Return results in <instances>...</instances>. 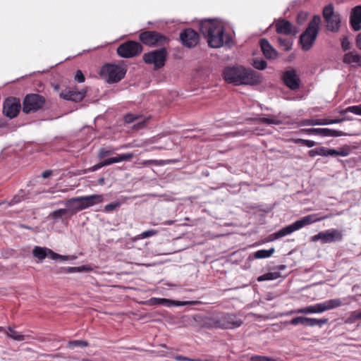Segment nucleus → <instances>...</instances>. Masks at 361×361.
I'll use <instances>...</instances> for the list:
<instances>
[{
	"instance_id": "f257e3e1",
	"label": "nucleus",
	"mask_w": 361,
	"mask_h": 361,
	"mask_svg": "<svg viewBox=\"0 0 361 361\" xmlns=\"http://www.w3.org/2000/svg\"><path fill=\"white\" fill-rule=\"evenodd\" d=\"M224 80L235 85H255L262 80L260 73L241 66H228L223 72Z\"/></svg>"
},
{
	"instance_id": "f03ea898",
	"label": "nucleus",
	"mask_w": 361,
	"mask_h": 361,
	"mask_svg": "<svg viewBox=\"0 0 361 361\" xmlns=\"http://www.w3.org/2000/svg\"><path fill=\"white\" fill-rule=\"evenodd\" d=\"M200 31L212 48H220L231 41L230 37L224 34V27L215 20H202L200 23Z\"/></svg>"
},
{
	"instance_id": "7ed1b4c3",
	"label": "nucleus",
	"mask_w": 361,
	"mask_h": 361,
	"mask_svg": "<svg viewBox=\"0 0 361 361\" xmlns=\"http://www.w3.org/2000/svg\"><path fill=\"white\" fill-rule=\"evenodd\" d=\"M327 218V216H323L320 218H317V214H310L307 216H305L300 219V220H298L293 223L292 224H290L275 233H273L270 235V240H274L279 238H281L282 237H284L286 235H288L290 233H292L294 231H296L302 228H303L305 226L312 224L314 222H317L319 221H322V219H324Z\"/></svg>"
},
{
	"instance_id": "20e7f679",
	"label": "nucleus",
	"mask_w": 361,
	"mask_h": 361,
	"mask_svg": "<svg viewBox=\"0 0 361 361\" xmlns=\"http://www.w3.org/2000/svg\"><path fill=\"white\" fill-rule=\"evenodd\" d=\"M320 23V16H314L305 32L300 35V42L303 50L307 51L313 46L319 32Z\"/></svg>"
},
{
	"instance_id": "39448f33",
	"label": "nucleus",
	"mask_w": 361,
	"mask_h": 361,
	"mask_svg": "<svg viewBox=\"0 0 361 361\" xmlns=\"http://www.w3.org/2000/svg\"><path fill=\"white\" fill-rule=\"evenodd\" d=\"M126 73V70L115 64H106L101 70L102 77L109 84L116 83L121 80Z\"/></svg>"
},
{
	"instance_id": "423d86ee",
	"label": "nucleus",
	"mask_w": 361,
	"mask_h": 361,
	"mask_svg": "<svg viewBox=\"0 0 361 361\" xmlns=\"http://www.w3.org/2000/svg\"><path fill=\"white\" fill-rule=\"evenodd\" d=\"M216 328L222 329H232L240 326L243 320L233 314L221 313L213 319Z\"/></svg>"
},
{
	"instance_id": "0eeeda50",
	"label": "nucleus",
	"mask_w": 361,
	"mask_h": 361,
	"mask_svg": "<svg viewBox=\"0 0 361 361\" xmlns=\"http://www.w3.org/2000/svg\"><path fill=\"white\" fill-rule=\"evenodd\" d=\"M167 57L166 49L163 47L156 49L148 53H145L142 56V59L147 64L154 65L155 70L162 68L165 65Z\"/></svg>"
},
{
	"instance_id": "6e6552de",
	"label": "nucleus",
	"mask_w": 361,
	"mask_h": 361,
	"mask_svg": "<svg viewBox=\"0 0 361 361\" xmlns=\"http://www.w3.org/2000/svg\"><path fill=\"white\" fill-rule=\"evenodd\" d=\"M323 17L326 23V28L331 32L338 31L341 26L340 15L334 12L332 4L326 6L323 9Z\"/></svg>"
},
{
	"instance_id": "1a4fd4ad",
	"label": "nucleus",
	"mask_w": 361,
	"mask_h": 361,
	"mask_svg": "<svg viewBox=\"0 0 361 361\" xmlns=\"http://www.w3.org/2000/svg\"><path fill=\"white\" fill-rule=\"evenodd\" d=\"M140 41L149 47L163 46L168 43V38L156 31H145L140 35Z\"/></svg>"
},
{
	"instance_id": "9d476101",
	"label": "nucleus",
	"mask_w": 361,
	"mask_h": 361,
	"mask_svg": "<svg viewBox=\"0 0 361 361\" xmlns=\"http://www.w3.org/2000/svg\"><path fill=\"white\" fill-rule=\"evenodd\" d=\"M45 102L44 97L38 94H30L23 99V111L25 114L35 112L42 108Z\"/></svg>"
},
{
	"instance_id": "9b49d317",
	"label": "nucleus",
	"mask_w": 361,
	"mask_h": 361,
	"mask_svg": "<svg viewBox=\"0 0 361 361\" xmlns=\"http://www.w3.org/2000/svg\"><path fill=\"white\" fill-rule=\"evenodd\" d=\"M142 51V46L135 41H127L117 48V54L122 58H133L140 54Z\"/></svg>"
},
{
	"instance_id": "f8f14e48",
	"label": "nucleus",
	"mask_w": 361,
	"mask_h": 361,
	"mask_svg": "<svg viewBox=\"0 0 361 361\" xmlns=\"http://www.w3.org/2000/svg\"><path fill=\"white\" fill-rule=\"evenodd\" d=\"M343 240V233L337 229L331 228L319 232L312 237V241L320 240L323 244L340 242Z\"/></svg>"
},
{
	"instance_id": "ddd939ff",
	"label": "nucleus",
	"mask_w": 361,
	"mask_h": 361,
	"mask_svg": "<svg viewBox=\"0 0 361 361\" xmlns=\"http://www.w3.org/2000/svg\"><path fill=\"white\" fill-rule=\"evenodd\" d=\"M21 109L20 99L14 97L8 98L3 105V112L7 117L13 118L18 114Z\"/></svg>"
},
{
	"instance_id": "4468645a",
	"label": "nucleus",
	"mask_w": 361,
	"mask_h": 361,
	"mask_svg": "<svg viewBox=\"0 0 361 361\" xmlns=\"http://www.w3.org/2000/svg\"><path fill=\"white\" fill-rule=\"evenodd\" d=\"M182 44L188 48L195 47L199 42V35L192 28H186L180 33Z\"/></svg>"
},
{
	"instance_id": "2eb2a0df",
	"label": "nucleus",
	"mask_w": 361,
	"mask_h": 361,
	"mask_svg": "<svg viewBox=\"0 0 361 361\" xmlns=\"http://www.w3.org/2000/svg\"><path fill=\"white\" fill-rule=\"evenodd\" d=\"M327 322L328 319H315L305 317H297L292 319L288 323L293 326L302 324L309 326H322V325L326 324Z\"/></svg>"
},
{
	"instance_id": "dca6fc26",
	"label": "nucleus",
	"mask_w": 361,
	"mask_h": 361,
	"mask_svg": "<svg viewBox=\"0 0 361 361\" xmlns=\"http://www.w3.org/2000/svg\"><path fill=\"white\" fill-rule=\"evenodd\" d=\"M343 305L341 299H331L312 305L314 313H322L338 307Z\"/></svg>"
},
{
	"instance_id": "f3484780",
	"label": "nucleus",
	"mask_w": 361,
	"mask_h": 361,
	"mask_svg": "<svg viewBox=\"0 0 361 361\" xmlns=\"http://www.w3.org/2000/svg\"><path fill=\"white\" fill-rule=\"evenodd\" d=\"M283 80L286 85L291 90H297L300 86V79L294 69L285 71L283 75Z\"/></svg>"
},
{
	"instance_id": "a211bd4d",
	"label": "nucleus",
	"mask_w": 361,
	"mask_h": 361,
	"mask_svg": "<svg viewBox=\"0 0 361 361\" xmlns=\"http://www.w3.org/2000/svg\"><path fill=\"white\" fill-rule=\"evenodd\" d=\"M85 94L86 91L84 90L78 91L75 89H70L68 90L62 91L60 93V97L66 100L78 102L85 98Z\"/></svg>"
},
{
	"instance_id": "6ab92c4d",
	"label": "nucleus",
	"mask_w": 361,
	"mask_h": 361,
	"mask_svg": "<svg viewBox=\"0 0 361 361\" xmlns=\"http://www.w3.org/2000/svg\"><path fill=\"white\" fill-rule=\"evenodd\" d=\"M260 47L264 56L268 59H275L278 57L277 51L266 39L260 40Z\"/></svg>"
},
{
	"instance_id": "aec40b11",
	"label": "nucleus",
	"mask_w": 361,
	"mask_h": 361,
	"mask_svg": "<svg viewBox=\"0 0 361 361\" xmlns=\"http://www.w3.org/2000/svg\"><path fill=\"white\" fill-rule=\"evenodd\" d=\"M32 255L34 257L37 258L41 262L43 259H44L47 257H49L52 259V258L56 257L57 256L55 255V252L52 251L51 249L39 246L35 247V248L32 250Z\"/></svg>"
},
{
	"instance_id": "412c9836",
	"label": "nucleus",
	"mask_w": 361,
	"mask_h": 361,
	"mask_svg": "<svg viewBox=\"0 0 361 361\" xmlns=\"http://www.w3.org/2000/svg\"><path fill=\"white\" fill-rule=\"evenodd\" d=\"M343 62L353 67H361V55L355 51H350L344 54Z\"/></svg>"
},
{
	"instance_id": "4be33fe9",
	"label": "nucleus",
	"mask_w": 361,
	"mask_h": 361,
	"mask_svg": "<svg viewBox=\"0 0 361 361\" xmlns=\"http://www.w3.org/2000/svg\"><path fill=\"white\" fill-rule=\"evenodd\" d=\"M276 30L279 34H283L286 35H295L293 32V25L286 20H280L276 23Z\"/></svg>"
},
{
	"instance_id": "5701e85b",
	"label": "nucleus",
	"mask_w": 361,
	"mask_h": 361,
	"mask_svg": "<svg viewBox=\"0 0 361 361\" xmlns=\"http://www.w3.org/2000/svg\"><path fill=\"white\" fill-rule=\"evenodd\" d=\"M81 199H82V197H73L66 202V205L71 212V215L79 211L85 209L82 200H79Z\"/></svg>"
},
{
	"instance_id": "b1692460",
	"label": "nucleus",
	"mask_w": 361,
	"mask_h": 361,
	"mask_svg": "<svg viewBox=\"0 0 361 361\" xmlns=\"http://www.w3.org/2000/svg\"><path fill=\"white\" fill-rule=\"evenodd\" d=\"M350 21L355 31L361 29V6H357L353 9Z\"/></svg>"
},
{
	"instance_id": "393cba45",
	"label": "nucleus",
	"mask_w": 361,
	"mask_h": 361,
	"mask_svg": "<svg viewBox=\"0 0 361 361\" xmlns=\"http://www.w3.org/2000/svg\"><path fill=\"white\" fill-rule=\"evenodd\" d=\"M85 209L94 205L102 203L104 201L103 195H92L88 196H82Z\"/></svg>"
},
{
	"instance_id": "a878e982",
	"label": "nucleus",
	"mask_w": 361,
	"mask_h": 361,
	"mask_svg": "<svg viewBox=\"0 0 361 361\" xmlns=\"http://www.w3.org/2000/svg\"><path fill=\"white\" fill-rule=\"evenodd\" d=\"M141 118L142 116L140 115L128 114L124 116V121L126 123H130L135 121H138L137 123H136L133 126V128L138 130L142 128L146 123V120H141Z\"/></svg>"
},
{
	"instance_id": "bb28decb",
	"label": "nucleus",
	"mask_w": 361,
	"mask_h": 361,
	"mask_svg": "<svg viewBox=\"0 0 361 361\" xmlns=\"http://www.w3.org/2000/svg\"><path fill=\"white\" fill-rule=\"evenodd\" d=\"M333 149H329L324 147H317L313 149H311L308 152V154L310 157H314L315 156H322V157H327V156H333Z\"/></svg>"
},
{
	"instance_id": "cd10ccee",
	"label": "nucleus",
	"mask_w": 361,
	"mask_h": 361,
	"mask_svg": "<svg viewBox=\"0 0 361 361\" xmlns=\"http://www.w3.org/2000/svg\"><path fill=\"white\" fill-rule=\"evenodd\" d=\"M92 269L87 266H81L78 267H60L59 268L56 273V274H71L74 272H82V271H88Z\"/></svg>"
},
{
	"instance_id": "c85d7f7f",
	"label": "nucleus",
	"mask_w": 361,
	"mask_h": 361,
	"mask_svg": "<svg viewBox=\"0 0 361 361\" xmlns=\"http://www.w3.org/2000/svg\"><path fill=\"white\" fill-rule=\"evenodd\" d=\"M133 157L134 154L133 153L121 154H118L117 157H111L106 160V164L108 165H111L114 163L130 161Z\"/></svg>"
},
{
	"instance_id": "c756f323",
	"label": "nucleus",
	"mask_w": 361,
	"mask_h": 361,
	"mask_svg": "<svg viewBox=\"0 0 361 361\" xmlns=\"http://www.w3.org/2000/svg\"><path fill=\"white\" fill-rule=\"evenodd\" d=\"M153 304L162 305L166 307H171V306H180L184 303H181L178 301H174L166 298H153L151 299Z\"/></svg>"
},
{
	"instance_id": "7c9ffc66",
	"label": "nucleus",
	"mask_w": 361,
	"mask_h": 361,
	"mask_svg": "<svg viewBox=\"0 0 361 361\" xmlns=\"http://www.w3.org/2000/svg\"><path fill=\"white\" fill-rule=\"evenodd\" d=\"M320 135L323 137H340L345 135V133L338 130L320 128Z\"/></svg>"
},
{
	"instance_id": "2f4dec72",
	"label": "nucleus",
	"mask_w": 361,
	"mask_h": 361,
	"mask_svg": "<svg viewBox=\"0 0 361 361\" xmlns=\"http://www.w3.org/2000/svg\"><path fill=\"white\" fill-rule=\"evenodd\" d=\"M4 332H5V334L7 335V336H8L9 338L15 340V341H24L25 340V336L20 334L19 332L15 331L13 328L11 327H9L8 329V331H6L4 329V331H3Z\"/></svg>"
},
{
	"instance_id": "473e14b6",
	"label": "nucleus",
	"mask_w": 361,
	"mask_h": 361,
	"mask_svg": "<svg viewBox=\"0 0 361 361\" xmlns=\"http://www.w3.org/2000/svg\"><path fill=\"white\" fill-rule=\"evenodd\" d=\"M274 252L275 249L274 247H271L269 250H259L254 253V257L256 259L267 258L271 257Z\"/></svg>"
},
{
	"instance_id": "72a5a7b5",
	"label": "nucleus",
	"mask_w": 361,
	"mask_h": 361,
	"mask_svg": "<svg viewBox=\"0 0 361 361\" xmlns=\"http://www.w3.org/2000/svg\"><path fill=\"white\" fill-rule=\"evenodd\" d=\"M281 277V274L279 271L268 272L257 278L258 281H271Z\"/></svg>"
},
{
	"instance_id": "f704fd0d",
	"label": "nucleus",
	"mask_w": 361,
	"mask_h": 361,
	"mask_svg": "<svg viewBox=\"0 0 361 361\" xmlns=\"http://www.w3.org/2000/svg\"><path fill=\"white\" fill-rule=\"evenodd\" d=\"M314 310H313L312 305H310V306H307V307H302V308L293 310L290 311L289 312H288L286 314V315H291L293 314H314Z\"/></svg>"
},
{
	"instance_id": "c9c22d12",
	"label": "nucleus",
	"mask_w": 361,
	"mask_h": 361,
	"mask_svg": "<svg viewBox=\"0 0 361 361\" xmlns=\"http://www.w3.org/2000/svg\"><path fill=\"white\" fill-rule=\"evenodd\" d=\"M277 41L280 45V47L284 50V51H290L292 49L293 47V42L288 39L283 38L281 37H278Z\"/></svg>"
},
{
	"instance_id": "e433bc0d",
	"label": "nucleus",
	"mask_w": 361,
	"mask_h": 361,
	"mask_svg": "<svg viewBox=\"0 0 361 361\" xmlns=\"http://www.w3.org/2000/svg\"><path fill=\"white\" fill-rule=\"evenodd\" d=\"M68 212V210L66 209H59L56 211H54L51 212L49 215L50 218H51L54 220H59L60 219H62L63 216L66 215Z\"/></svg>"
},
{
	"instance_id": "4c0bfd02",
	"label": "nucleus",
	"mask_w": 361,
	"mask_h": 361,
	"mask_svg": "<svg viewBox=\"0 0 361 361\" xmlns=\"http://www.w3.org/2000/svg\"><path fill=\"white\" fill-rule=\"evenodd\" d=\"M353 113L355 115L361 116V104L356 106H350L345 109L341 111L340 113L342 115H345L347 113Z\"/></svg>"
},
{
	"instance_id": "58836bf2",
	"label": "nucleus",
	"mask_w": 361,
	"mask_h": 361,
	"mask_svg": "<svg viewBox=\"0 0 361 361\" xmlns=\"http://www.w3.org/2000/svg\"><path fill=\"white\" fill-rule=\"evenodd\" d=\"M350 147L348 145H345L338 149H333V156H341V157H347L350 154Z\"/></svg>"
},
{
	"instance_id": "ea45409f",
	"label": "nucleus",
	"mask_w": 361,
	"mask_h": 361,
	"mask_svg": "<svg viewBox=\"0 0 361 361\" xmlns=\"http://www.w3.org/2000/svg\"><path fill=\"white\" fill-rule=\"evenodd\" d=\"M259 121L262 123H266L268 125H279L281 123V121L274 116H270L269 118L261 117L259 118Z\"/></svg>"
},
{
	"instance_id": "a19ab883",
	"label": "nucleus",
	"mask_w": 361,
	"mask_h": 361,
	"mask_svg": "<svg viewBox=\"0 0 361 361\" xmlns=\"http://www.w3.org/2000/svg\"><path fill=\"white\" fill-rule=\"evenodd\" d=\"M343 119L337 118V119H329V118H322V119H317V122L315 123L317 126L320 125H330L334 123H339L342 122Z\"/></svg>"
},
{
	"instance_id": "79ce46f5",
	"label": "nucleus",
	"mask_w": 361,
	"mask_h": 361,
	"mask_svg": "<svg viewBox=\"0 0 361 361\" xmlns=\"http://www.w3.org/2000/svg\"><path fill=\"white\" fill-rule=\"evenodd\" d=\"M88 345V343L85 341L74 340L68 343V347L70 348H74L76 347L85 348Z\"/></svg>"
},
{
	"instance_id": "37998d69",
	"label": "nucleus",
	"mask_w": 361,
	"mask_h": 361,
	"mask_svg": "<svg viewBox=\"0 0 361 361\" xmlns=\"http://www.w3.org/2000/svg\"><path fill=\"white\" fill-rule=\"evenodd\" d=\"M253 66L258 70H264L267 67V62L263 59H254L253 60Z\"/></svg>"
},
{
	"instance_id": "c03bdc74",
	"label": "nucleus",
	"mask_w": 361,
	"mask_h": 361,
	"mask_svg": "<svg viewBox=\"0 0 361 361\" xmlns=\"http://www.w3.org/2000/svg\"><path fill=\"white\" fill-rule=\"evenodd\" d=\"M24 192L20 191L18 195L14 196L13 199L9 202V205H14L21 202L23 200Z\"/></svg>"
},
{
	"instance_id": "a18cd8bd",
	"label": "nucleus",
	"mask_w": 361,
	"mask_h": 361,
	"mask_svg": "<svg viewBox=\"0 0 361 361\" xmlns=\"http://www.w3.org/2000/svg\"><path fill=\"white\" fill-rule=\"evenodd\" d=\"M55 255H57L56 257L52 258L53 260L60 259L62 261H68V260H73L76 257L74 256H70V255H61L58 253L55 252Z\"/></svg>"
},
{
	"instance_id": "49530a36",
	"label": "nucleus",
	"mask_w": 361,
	"mask_h": 361,
	"mask_svg": "<svg viewBox=\"0 0 361 361\" xmlns=\"http://www.w3.org/2000/svg\"><path fill=\"white\" fill-rule=\"evenodd\" d=\"M157 233V231L155 230H149V231L142 232L140 235V238H147L153 236V235H156Z\"/></svg>"
},
{
	"instance_id": "de8ad7c7",
	"label": "nucleus",
	"mask_w": 361,
	"mask_h": 361,
	"mask_svg": "<svg viewBox=\"0 0 361 361\" xmlns=\"http://www.w3.org/2000/svg\"><path fill=\"white\" fill-rule=\"evenodd\" d=\"M104 166H108V164H106V160H104V161H102L100 163H98L94 166H92V167H90L88 171H97L98 169H101L102 167Z\"/></svg>"
},
{
	"instance_id": "09e8293b",
	"label": "nucleus",
	"mask_w": 361,
	"mask_h": 361,
	"mask_svg": "<svg viewBox=\"0 0 361 361\" xmlns=\"http://www.w3.org/2000/svg\"><path fill=\"white\" fill-rule=\"evenodd\" d=\"M270 357L262 355H253L250 357V361H270Z\"/></svg>"
},
{
	"instance_id": "8fccbe9b",
	"label": "nucleus",
	"mask_w": 361,
	"mask_h": 361,
	"mask_svg": "<svg viewBox=\"0 0 361 361\" xmlns=\"http://www.w3.org/2000/svg\"><path fill=\"white\" fill-rule=\"evenodd\" d=\"M302 131L305 132L309 135H320V128L302 129Z\"/></svg>"
},
{
	"instance_id": "3c124183",
	"label": "nucleus",
	"mask_w": 361,
	"mask_h": 361,
	"mask_svg": "<svg viewBox=\"0 0 361 361\" xmlns=\"http://www.w3.org/2000/svg\"><path fill=\"white\" fill-rule=\"evenodd\" d=\"M350 42L348 39L347 37H345L342 39V41H341V47H342V49L344 50V51H347L350 49Z\"/></svg>"
},
{
	"instance_id": "603ef678",
	"label": "nucleus",
	"mask_w": 361,
	"mask_h": 361,
	"mask_svg": "<svg viewBox=\"0 0 361 361\" xmlns=\"http://www.w3.org/2000/svg\"><path fill=\"white\" fill-rule=\"evenodd\" d=\"M118 202H111L110 204H108L105 206L104 209L106 212H112L114 211L117 207L119 206Z\"/></svg>"
},
{
	"instance_id": "864d4df0",
	"label": "nucleus",
	"mask_w": 361,
	"mask_h": 361,
	"mask_svg": "<svg viewBox=\"0 0 361 361\" xmlns=\"http://www.w3.org/2000/svg\"><path fill=\"white\" fill-rule=\"evenodd\" d=\"M75 79L78 82H83L85 81V76L81 71H80V70L77 71Z\"/></svg>"
},
{
	"instance_id": "5fc2aeb1",
	"label": "nucleus",
	"mask_w": 361,
	"mask_h": 361,
	"mask_svg": "<svg viewBox=\"0 0 361 361\" xmlns=\"http://www.w3.org/2000/svg\"><path fill=\"white\" fill-rule=\"evenodd\" d=\"M111 153H112L111 150H106V149L102 148L99 150L98 157H99V158L102 159V158H104V157L111 154Z\"/></svg>"
},
{
	"instance_id": "6e6d98bb",
	"label": "nucleus",
	"mask_w": 361,
	"mask_h": 361,
	"mask_svg": "<svg viewBox=\"0 0 361 361\" xmlns=\"http://www.w3.org/2000/svg\"><path fill=\"white\" fill-rule=\"evenodd\" d=\"M317 122V119L312 120V119H305L302 121L301 125L302 126H317L315 123Z\"/></svg>"
},
{
	"instance_id": "4d7b16f0",
	"label": "nucleus",
	"mask_w": 361,
	"mask_h": 361,
	"mask_svg": "<svg viewBox=\"0 0 361 361\" xmlns=\"http://www.w3.org/2000/svg\"><path fill=\"white\" fill-rule=\"evenodd\" d=\"M315 145H316V142L314 141L310 140H305L304 145H305V146H307L308 147H312Z\"/></svg>"
},
{
	"instance_id": "13d9d810",
	"label": "nucleus",
	"mask_w": 361,
	"mask_h": 361,
	"mask_svg": "<svg viewBox=\"0 0 361 361\" xmlns=\"http://www.w3.org/2000/svg\"><path fill=\"white\" fill-rule=\"evenodd\" d=\"M175 358H176V360H179V361H190L191 360V358H189V357H185L183 355H178Z\"/></svg>"
},
{
	"instance_id": "bf43d9fd",
	"label": "nucleus",
	"mask_w": 361,
	"mask_h": 361,
	"mask_svg": "<svg viewBox=\"0 0 361 361\" xmlns=\"http://www.w3.org/2000/svg\"><path fill=\"white\" fill-rule=\"evenodd\" d=\"M51 174H52V171H51V170H47V171H44L42 173V176L44 178H47L49 177Z\"/></svg>"
},
{
	"instance_id": "052dcab7",
	"label": "nucleus",
	"mask_w": 361,
	"mask_h": 361,
	"mask_svg": "<svg viewBox=\"0 0 361 361\" xmlns=\"http://www.w3.org/2000/svg\"><path fill=\"white\" fill-rule=\"evenodd\" d=\"M356 45L360 49H361V32L357 36Z\"/></svg>"
},
{
	"instance_id": "680f3d73",
	"label": "nucleus",
	"mask_w": 361,
	"mask_h": 361,
	"mask_svg": "<svg viewBox=\"0 0 361 361\" xmlns=\"http://www.w3.org/2000/svg\"><path fill=\"white\" fill-rule=\"evenodd\" d=\"M307 18V13H300L298 16V20H305Z\"/></svg>"
},
{
	"instance_id": "e2e57ef3",
	"label": "nucleus",
	"mask_w": 361,
	"mask_h": 361,
	"mask_svg": "<svg viewBox=\"0 0 361 361\" xmlns=\"http://www.w3.org/2000/svg\"><path fill=\"white\" fill-rule=\"evenodd\" d=\"M353 317L356 319H361V311L360 312H353Z\"/></svg>"
},
{
	"instance_id": "0e129e2a",
	"label": "nucleus",
	"mask_w": 361,
	"mask_h": 361,
	"mask_svg": "<svg viewBox=\"0 0 361 361\" xmlns=\"http://www.w3.org/2000/svg\"><path fill=\"white\" fill-rule=\"evenodd\" d=\"M305 139H297L295 140V143L296 144H302L305 145Z\"/></svg>"
},
{
	"instance_id": "69168bd1",
	"label": "nucleus",
	"mask_w": 361,
	"mask_h": 361,
	"mask_svg": "<svg viewBox=\"0 0 361 361\" xmlns=\"http://www.w3.org/2000/svg\"><path fill=\"white\" fill-rule=\"evenodd\" d=\"M175 222V221L173 220H169V221H166L163 223L164 225H172Z\"/></svg>"
},
{
	"instance_id": "338daca9",
	"label": "nucleus",
	"mask_w": 361,
	"mask_h": 361,
	"mask_svg": "<svg viewBox=\"0 0 361 361\" xmlns=\"http://www.w3.org/2000/svg\"><path fill=\"white\" fill-rule=\"evenodd\" d=\"M286 268V266H285V265H279L276 267V269L279 271L284 270Z\"/></svg>"
},
{
	"instance_id": "774afa93",
	"label": "nucleus",
	"mask_w": 361,
	"mask_h": 361,
	"mask_svg": "<svg viewBox=\"0 0 361 361\" xmlns=\"http://www.w3.org/2000/svg\"><path fill=\"white\" fill-rule=\"evenodd\" d=\"M190 361H202V359H191Z\"/></svg>"
}]
</instances>
